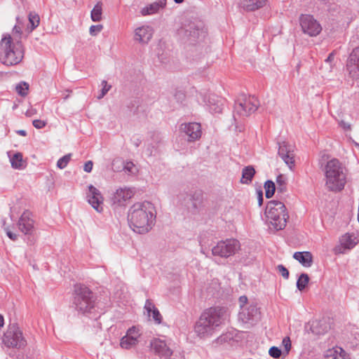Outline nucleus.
I'll use <instances>...</instances> for the list:
<instances>
[{"instance_id": "obj_19", "label": "nucleus", "mask_w": 359, "mask_h": 359, "mask_svg": "<svg viewBox=\"0 0 359 359\" xmlns=\"http://www.w3.org/2000/svg\"><path fill=\"white\" fill-rule=\"evenodd\" d=\"M180 130L187 135L189 142L195 141L201 136V126L198 123L192 122L182 124Z\"/></svg>"}, {"instance_id": "obj_45", "label": "nucleus", "mask_w": 359, "mask_h": 359, "mask_svg": "<svg viewBox=\"0 0 359 359\" xmlns=\"http://www.w3.org/2000/svg\"><path fill=\"white\" fill-rule=\"evenodd\" d=\"M174 97L177 102L182 103L186 98V95L183 90H176Z\"/></svg>"}, {"instance_id": "obj_44", "label": "nucleus", "mask_w": 359, "mask_h": 359, "mask_svg": "<svg viewBox=\"0 0 359 359\" xmlns=\"http://www.w3.org/2000/svg\"><path fill=\"white\" fill-rule=\"evenodd\" d=\"M282 346L284 347L285 354H288L292 347L291 340L289 337H285L283 339Z\"/></svg>"}, {"instance_id": "obj_41", "label": "nucleus", "mask_w": 359, "mask_h": 359, "mask_svg": "<svg viewBox=\"0 0 359 359\" xmlns=\"http://www.w3.org/2000/svg\"><path fill=\"white\" fill-rule=\"evenodd\" d=\"M281 350L277 346H272L269 351V355L276 359L279 358L281 355Z\"/></svg>"}, {"instance_id": "obj_16", "label": "nucleus", "mask_w": 359, "mask_h": 359, "mask_svg": "<svg viewBox=\"0 0 359 359\" xmlns=\"http://www.w3.org/2000/svg\"><path fill=\"white\" fill-rule=\"evenodd\" d=\"M86 198L89 204H90L96 211L98 212L102 211L103 197L100 191L92 184L88 187Z\"/></svg>"}, {"instance_id": "obj_51", "label": "nucleus", "mask_w": 359, "mask_h": 359, "mask_svg": "<svg viewBox=\"0 0 359 359\" xmlns=\"http://www.w3.org/2000/svg\"><path fill=\"white\" fill-rule=\"evenodd\" d=\"M339 126L342 128L345 131L351 130V126L349 123L344 121V120L339 121Z\"/></svg>"}, {"instance_id": "obj_61", "label": "nucleus", "mask_w": 359, "mask_h": 359, "mask_svg": "<svg viewBox=\"0 0 359 359\" xmlns=\"http://www.w3.org/2000/svg\"><path fill=\"white\" fill-rule=\"evenodd\" d=\"M135 145L136 147H138V146L140 145V141H139V140H137L136 142H135Z\"/></svg>"}, {"instance_id": "obj_53", "label": "nucleus", "mask_w": 359, "mask_h": 359, "mask_svg": "<svg viewBox=\"0 0 359 359\" xmlns=\"http://www.w3.org/2000/svg\"><path fill=\"white\" fill-rule=\"evenodd\" d=\"M93 161H88L86 162L83 166V170L86 172H90L93 170Z\"/></svg>"}, {"instance_id": "obj_38", "label": "nucleus", "mask_w": 359, "mask_h": 359, "mask_svg": "<svg viewBox=\"0 0 359 359\" xmlns=\"http://www.w3.org/2000/svg\"><path fill=\"white\" fill-rule=\"evenodd\" d=\"M39 16L38 14L34 13H30L29 15V21L31 24L32 30L38 27L39 24Z\"/></svg>"}, {"instance_id": "obj_17", "label": "nucleus", "mask_w": 359, "mask_h": 359, "mask_svg": "<svg viewBox=\"0 0 359 359\" xmlns=\"http://www.w3.org/2000/svg\"><path fill=\"white\" fill-rule=\"evenodd\" d=\"M278 156L291 168L294 164L293 146L283 141L278 142Z\"/></svg>"}, {"instance_id": "obj_49", "label": "nucleus", "mask_w": 359, "mask_h": 359, "mask_svg": "<svg viewBox=\"0 0 359 359\" xmlns=\"http://www.w3.org/2000/svg\"><path fill=\"white\" fill-rule=\"evenodd\" d=\"M156 309V307H155L154 304L151 302V300L147 299L145 304H144V309L147 311V314L149 316H150L153 309Z\"/></svg>"}, {"instance_id": "obj_21", "label": "nucleus", "mask_w": 359, "mask_h": 359, "mask_svg": "<svg viewBox=\"0 0 359 359\" xmlns=\"http://www.w3.org/2000/svg\"><path fill=\"white\" fill-rule=\"evenodd\" d=\"M258 315L257 308L255 305H250L241 309L238 313V319L243 323L255 320Z\"/></svg>"}, {"instance_id": "obj_13", "label": "nucleus", "mask_w": 359, "mask_h": 359, "mask_svg": "<svg viewBox=\"0 0 359 359\" xmlns=\"http://www.w3.org/2000/svg\"><path fill=\"white\" fill-rule=\"evenodd\" d=\"M154 33V30L151 26L143 25L135 29L133 39L142 45H146L152 39Z\"/></svg>"}, {"instance_id": "obj_40", "label": "nucleus", "mask_w": 359, "mask_h": 359, "mask_svg": "<svg viewBox=\"0 0 359 359\" xmlns=\"http://www.w3.org/2000/svg\"><path fill=\"white\" fill-rule=\"evenodd\" d=\"M101 85L102 86L100 93L98 95L97 98L99 100L104 97V96L109 91V90L111 88V85H109L107 82V81L103 80L101 83Z\"/></svg>"}, {"instance_id": "obj_39", "label": "nucleus", "mask_w": 359, "mask_h": 359, "mask_svg": "<svg viewBox=\"0 0 359 359\" xmlns=\"http://www.w3.org/2000/svg\"><path fill=\"white\" fill-rule=\"evenodd\" d=\"M123 170L126 172L133 175L137 172L135 165L132 161H127L124 163Z\"/></svg>"}, {"instance_id": "obj_36", "label": "nucleus", "mask_w": 359, "mask_h": 359, "mask_svg": "<svg viewBox=\"0 0 359 359\" xmlns=\"http://www.w3.org/2000/svg\"><path fill=\"white\" fill-rule=\"evenodd\" d=\"M72 158V154H67L59 158L57 162V167L60 169H64L67 167Z\"/></svg>"}, {"instance_id": "obj_57", "label": "nucleus", "mask_w": 359, "mask_h": 359, "mask_svg": "<svg viewBox=\"0 0 359 359\" xmlns=\"http://www.w3.org/2000/svg\"><path fill=\"white\" fill-rule=\"evenodd\" d=\"M334 58V54L330 53L325 61H332Z\"/></svg>"}, {"instance_id": "obj_10", "label": "nucleus", "mask_w": 359, "mask_h": 359, "mask_svg": "<svg viewBox=\"0 0 359 359\" xmlns=\"http://www.w3.org/2000/svg\"><path fill=\"white\" fill-rule=\"evenodd\" d=\"M259 102L255 96L241 95L235 103V112L243 116H248L258 108Z\"/></svg>"}, {"instance_id": "obj_8", "label": "nucleus", "mask_w": 359, "mask_h": 359, "mask_svg": "<svg viewBox=\"0 0 359 359\" xmlns=\"http://www.w3.org/2000/svg\"><path fill=\"white\" fill-rule=\"evenodd\" d=\"M177 34L183 42L191 44L204 37L205 32L196 22L184 21L178 29Z\"/></svg>"}, {"instance_id": "obj_11", "label": "nucleus", "mask_w": 359, "mask_h": 359, "mask_svg": "<svg viewBox=\"0 0 359 359\" xmlns=\"http://www.w3.org/2000/svg\"><path fill=\"white\" fill-rule=\"evenodd\" d=\"M299 21L304 33L311 36L318 35L322 30L321 25L312 15H302Z\"/></svg>"}, {"instance_id": "obj_62", "label": "nucleus", "mask_w": 359, "mask_h": 359, "mask_svg": "<svg viewBox=\"0 0 359 359\" xmlns=\"http://www.w3.org/2000/svg\"><path fill=\"white\" fill-rule=\"evenodd\" d=\"M356 146L359 147V144L356 143Z\"/></svg>"}, {"instance_id": "obj_52", "label": "nucleus", "mask_w": 359, "mask_h": 359, "mask_svg": "<svg viewBox=\"0 0 359 359\" xmlns=\"http://www.w3.org/2000/svg\"><path fill=\"white\" fill-rule=\"evenodd\" d=\"M34 127L40 129L45 126V121L39 119H35L32 121Z\"/></svg>"}, {"instance_id": "obj_50", "label": "nucleus", "mask_w": 359, "mask_h": 359, "mask_svg": "<svg viewBox=\"0 0 359 359\" xmlns=\"http://www.w3.org/2000/svg\"><path fill=\"white\" fill-rule=\"evenodd\" d=\"M3 226H4V230L6 231V234L9 237V238H11L13 241L17 240V238H18L17 234H15V233H13L12 231H11L8 226H6V222L5 221H3Z\"/></svg>"}, {"instance_id": "obj_28", "label": "nucleus", "mask_w": 359, "mask_h": 359, "mask_svg": "<svg viewBox=\"0 0 359 359\" xmlns=\"http://www.w3.org/2000/svg\"><path fill=\"white\" fill-rule=\"evenodd\" d=\"M255 174V168L251 166L248 165L245 167L243 169L242 171V178H241V182L243 184H249L252 182V180Z\"/></svg>"}, {"instance_id": "obj_30", "label": "nucleus", "mask_w": 359, "mask_h": 359, "mask_svg": "<svg viewBox=\"0 0 359 359\" xmlns=\"http://www.w3.org/2000/svg\"><path fill=\"white\" fill-rule=\"evenodd\" d=\"M137 342L138 340L135 338H130L128 336L126 335L121 338L120 345L123 348L130 349L137 344Z\"/></svg>"}, {"instance_id": "obj_56", "label": "nucleus", "mask_w": 359, "mask_h": 359, "mask_svg": "<svg viewBox=\"0 0 359 359\" xmlns=\"http://www.w3.org/2000/svg\"><path fill=\"white\" fill-rule=\"evenodd\" d=\"M17 134L22 135V136H26L27 132L25 130H18L16 131Z\"/></svg>"}, {"instance_id": "obj_29", "label": "nucleus", "mask_w": 359, "mask_h": 359, "mask_svg": "<svg viewBox=\"0 0 359 359\" xmlns=\"http://www.w3.org/2000/svg\"><path fill=\"white\" fill-rule=\"evenodd\" d=\"M102 4L97 2L91 11L90 17L93 22H100L102 20Z\"/></svg>"}, {"instance_id": "obj_46", "label": "nucleus", "mask_w": 359, "mask_h": 359, "mask_svg": "<svg viewBox=\"0 0 359 359\" xmlns=\"http://www.w3.org/2000/svg\"><path fill=\"white\" fill-rule=\"evenodd\" d=\"M102 29L103 26L102 25H92L89 29V32L90 35L95 36L100 33Z\"/></svg>"}, {"instance_id": "obj_55", "label": "nucleus", "mask_w": 359, "mask_h": 359, "mask_svg": "<svg viewBox=\"0 0 359 359\" xmlns=\"http://www.w3.org/2000/svg\"><path fill=\"white\" fill-rule=\"evenodd\" d=\"M257 200H258V205L259 206H261L263 203V193L262 190H257Z\"/></svg>"}, {"instance_id": "obj_12", "label": "nucleus", "mask_w": 359, "mask_h": 359, "mask_svg": "<svg viewBox=\"0 0 359 359\" xmlns=\"http://www.w3.org/2000/svg\"><path fill=\"white\" fill-rule=\"evenodd\" d=\"M200 97L211 113H222L225 102L224 99L214 93H209L208 95L200 93Z\"/></svg>"}, {"instance_id": "obj_15", "label": "nucleus", "mask_w": 359, "mask_h": 359, "mask_svg": "<svg viewBox=\"0 0 359 359\" xmlns=\"http://www.w3.org/2000/svg\"><path fill=\"white\" fill-rule=\"evenodd\" d=\"M134 195V191L130 188L123 187L118 189L111 198L114 208L125 205L127 201Z\"/></svg>"}, {"instance_id": "obj_18", "label": "nucleus", "mask_w": 359, "mask_h": 359, "mask_svg": "<svg viewBox=\"0 0 359 359\" xmlns=\"http://www.w3.org/2000/svg\"><path fill=\"white\" fill-rule=\"evenodd\" d=\"M151 349L161 358H168L172 354V351L167 346L165 341L155 338L150 342Z\"/></svg>"}, {"instance_id": "obj_3", "label": "nucleus", "mask_w": 359, "mask_h": 359, "mask_svg": "<svg viewBox=\"0 0 359 359\" xmlns=\"http://www.w3.org/2000/svg\"><path fill=\"white\" fill-rule=\"evenodd\" d=\"M325 185L332 191L342 190L346 184L344 168L339 161L332 158L327 161L325 167Z\"/></svg>"}, {"instance_id": "obj_32", "label": "nucleus", "mask_w": 359, "mask_h": 359, "mask_svg": "<svg viewBox=\"0 0 359 359\" xmlns=\"http://www.w3.org/2000/svg\"><path fill=\"white\" fill-rule=\"evenodd\" d=\"M264 189H265V196L267 198H271L275 191L276 190V185L274 182L271 180H267L264 184Z\"/></svg>"}, {"instance_id": "obj_60", "label": "nucleus", "mask_w": 359, "mask_h": 359, "mask_svg": "<svg viewBox=\"0 0 359 359\" xmlns=\"http://www.w3.org/2000/svg\"><path fill=\"white\" fill-rule=\"evenodd\" d=\"M176 4H181L184 1V0H173Z\"/></svg>"}, {"instance_id": "obj_25", "label": "nucleus", "mask_w": 359, "mask_h": 359, "mask_svg": "<svg viewBox=\"0 0 359 359\" xmlns=\"http://www.w3.org/2000/svg\"><path fill=\"white\" fill-rule=\"evenodd\" d=\"M346 352L340 347H334L327 350L323 359H346Z\"/></svg>"}, {"instance_id": "obj_24", "label": "nucleus", "mask_w": 359, "mask_h": 359, "mask_svg": "<svg viewBox=\"0 0 359 359\" xmlns=\"http://www.w3.org/2000/svg\"><path fill=\"white\" fill-rule=\"evenodd\" d=\"M293 258L305 267H310L313 263L312 254L308 251L296 252L293 255Z\"/></svg>"}, {"instance_id": "obj_22", "label": "nucleus", "mask_w": 359, "mask_h": 359, "mask_svg": "<svg viewBox=\"0 0 359 359\" xmlns=\"http://www.w3.org/2000/svg\"><path fill=\"white\" fill-rule=\"evenodd\" d=\"M166 1L167 0H157L142 8L140 11V13L143 16L158 13L165 7Z\"/></svg>"}, {"instance_id": "obj_14", "label": "nucleus", "mask_w": 359, "mask_h": 359, "mask_svg": "<svg viewBox=\"0 0 359 359\" xmlns=\"http://www.w3.org/2000/svg\"><path fill=\"white\" fill-rule=\"evenodd\" d=\"M346 69L352 79L359 80V46L354 48L349 55Z\"/></svg>"}, {"instance_id": "obj_54", "label": "nucleus", "mask_w": 359, "mask_h": 359, "mask_svg": "<svg viewBox=\"0 0 359 359\" xmlns=\"http://www.w3.org/2000/svg\"><path fill=\"white\" fill-rule=\"evenodd\" d=\"M238 301H239L241 309H242L245 307V306L248 302V298L246 296H241V297H240Z\"/></svg>"}, {"instance_id": "obj_35", "label": "nucleus", "mask_w": 359, "mask_h": 359, "mask_svg": "<svg viewBox=\"0 0 359 359\" xmlns=\"http://www.w3.org/2000/svg\"><path fill=\"white\" fill-rule=\"evenodd\" d=\"M15 90L20 95L25 97L28 93L29 85L26 82H21L16 86Z\"/></svg>"}, {"instance_id": "obj_26", "label": "nucleus", "mask_w": 359, "mask_h": 359, "mask_svg": "<svg viewBox=\"0 0 359 359\" xmlns=\"http://www.w3.org/2000/svg\"><path fill=\"white\" fill-rule=\"evenodd\" d=\"M329 326L324 320H314L311 325V332L316 334H323L327 332Z\"/></svg>"}, {"instance_id": "obj_5", "label": "nucleus", "mask_w": 359, "mask_h": 359, "mask_svg": "<svg viewBox=\"0 0 359 359\" xmlns=\"http://www.w3.org/2000/svg\"><path fill=\"white\" fill-rule=\"evenodd\" d=\"M265 215L274 230H282L286 226L289 216L283 203L278 201H269L265 210Z\"/></svg>"}, {"instance_id": "obj_23", "label": "nucleus", "mask_w": 359, "mask_h": 359, "mask_svg": "<svg viewBox=\"0 0 359 359\" xmlns=\"http://www.w3.org/2000/svg\"><path fill=\"white\" fill-rule=\"evenodd\" d=\"M359 243L358 234L355 233H346L340 238L341 245L344 249L351 250Z\"/></svg>"}, {"instance_id": "obj_58", "label": "nucleus", "mask_w": 359, "mask_h": 359, "mask_svg": "<svg viewBox=\"0 0 359 359\" xmlns=\"http://www.w3.org/2000/svg\"><path fill=\"white\" fill-rule=\"evenodd\" d=\"M4 325V317L0 314V327Z\"/></svg>"}, {"instance_id": "obj_48", "label": "nucleus", "mask_w": 359, "mask_h": 359, "mask_svg": "<svg viewBox=\"0 0 359 359\" xmlns=\"http://www.w3.org/2000/svg\"><path fill=\"white\" fill-rule=\"evenodd\" d=\"M277 270L285 279H288L289 271L283 265H282V264L278 265Z\"/></svg>"}, {"instance_id": "obj_2", "label": "nucleus", "mask_w": 359, "mask_h": 359, "mask_svg": "<svg viewBox=\"0 0 359 359\" xmlns=\"http://www.w3.org/2000/svg\"><path fill=\"white\" fill-rule=\"evenodd\" d=\"M156 212L154 205L144 201L133 204L129 209L128 220L130 228L137 233L149 232L154 225Z\"/></svg>"}, {"instance_id": "obj_43", "label": "nucleus", "mask_w": 359, "mask_h": 359, "mask_svg": "<svg viewBox=\"0 0 359 359\" xmlns=\"http://www.w3.org/2000/svg\"><path fill=\"white\" fill-rule=\"evenodd\" d=\"M126 336H128L130 338L133 337L138 340L140 334L139 332V330L135 327H132L129 328L128 330L127 331Z\"/></svg>"}, {"instance_id": "obj_6", "label": "nucleus", "mask_w": 359, "mask_h": 359, "mask_svg": "<svg viewBox=\"0 0 359 359\" xmlns=\"http://www.w3.org/2000/svg\"><path fill=\"white\" fill-rule=\"evenodd\" d=\"M73 304L75 309L83 314L91 313L95 308V297L93 292L84 285L74 287Z\"/></svg>"}, {"instance_id": "obj_31", "label": "nucleus", "mask_w": 359, "mask_h": 359, "mask_svg": "<svg viewBox=\"0 0 359 359\" xmlns=\"http://www.w3.org/2000/svg\"><path fill=\"white\" fill-rule=\"evenodd\" d=\"M11 165L14 168L20 169L24 167L22 155L21 153H16L11 158Z\"/></svg>"}, {"instance_id": "obj_33", "label": "nucleus", "mask_w": 359, "mask_h": 359, "mask_svg": "<svg viewBox=\"0 0 359 359\" xmlns=\"http://www.w3.org/2000/svg\"><path fill=\"white\" fill-rule=\"evenodd\" d=\"M309 281V277L308 274L302 273L297 281V289L300 291L304 290L306 288V285H308Z\"/></svg>"}, {"instance_id": "obj_59", "label": "nucleus", "mask_w": 359, "mask_h": 359, "mask_svg": "<svg viewBox=\"0 0 359 359\" xmlns=\"http://www.w3.org/2000/svg\"><path fill=\"white\" fill-rule=\"evenodd\" d=\"M13 30H15L16 32H20V28L17 26L14 27Z\"/></svg>"}, {"instance_id": "obj_9", "label": "nucleus", "mask_w": 359, "mask_h": 359, "mask_svg": "<svg viewBox=\"0 0 359 359\" xmlns=\"http://www.w3.org/2000/svg\"><path fill=\"white\" fill-rule=\"evenodd\" d=\"M241 248L238 240L230 238L221 241L212 248V255L222 258H228L235 255Z\"/></svg>"}, {"instance_id": "obj_7", "label": "nucleus", "mask_w": 359, "mask_h": 359, "mask_svg": "<svg viewBox=\"0 0 359 359\" xmlns=\"http://www.w3.org/2000/svg\"><path fill=\"white\" fill-rule=\"evenodd\" d=\"M3 343L8 348L21 349L27 346V340L17 323L8 325L3 337Z\"/></svg>"}, {"instance_id": "obj_20", "label": "nucleus", "mask_w": 359, "mask_h": 359, "mask_svg": "<svg viewBox=\"0 0 359 359\" xmlns=\"http://www.w3.org/2000/svg\"><path fill=\"white\" fill-rule=\"evenodd\" d=\"M18 228L25 234L31 233L34 227V221L31 218V213L28 211H25L18 221Z\"/></svg>"}, {"instance_id": "obj_42", "label": "nucleus", "mask_w": 359, "mask_h": 359, "mask_svg": "<svg viewBox=\"0 0 359 359\" xmlns=\"http://www.w3.org/2000/svg\"><path fill=\"white\" fill-rule=\"evenodd\" d=\"M189 201L191 203L192 208L196 210L198 208V206L201 203V201L198 198V196H196V194L190 196L189 197Z\"/></svg>"}, {"instance_id": "obj_4", "label": "nucleus", "mask_w": 359, "mask_h": 359, "mask_svg": "<svg viewBox=\"0 0 359 359\" xmlns=\"http://www.w3.org/2000/svg\"><path fill=\"white\" fill-rule=\"evenodd\" d=\"M0 60L6 65H15L20 62L24 57L21 42L13 43L11 35L5 36L0 42Z\"/></svg>"}, {"instance_id": "obj_47", "label": "nucleus", "mask_w": 359, "mask_h": 359, "mask_svg": "<svg viewBox=\"0 0 359 359\" xmlns=\"http://www.w3.org/2000/svg\"><path fill=\"white\" fill-rule=\"evenodd\" d=\"M151 313H152V318H153L154 320L157 324H161V321H162V316H161L159 311L156 308L155 309H153V311H151Z\"/></svg>"}, {"instance_id": "obj_34", "label": "nucleus", "mask_w": 359, "mask_h": 359, "mask_svg": "<svg viewBox=\"0 0 359 359\" xmlns=\"http://www.w3.org/2000/svg\"><path fill=\"white\" fill-rule=\"evenodd\" d=\"M276 184H277V186H276V190H277L278 193L283 194L286 191V190H287L286 182H285V179L283 175H279L276 177Z\"/></svg>"}, {"instance_id": "obj_1", "label": "nucleus", "mask_w": 359, "mask_h": 359, "mask_svg": "<svg viewBox=\"0 0 359 359\" xmlns=\"http://www.w3.org/2000/svg\"><path fill=\"white\" fill-rule=\"evenodd\" d=\"M228 309L213 306L203 311L194 325V332L200 338H208L218 332L229 320Z\"/></svg>"}, {"instance_id": "obj_37", "label": "nucleus", "mask_w": 359, "mask_h": 359, "mask_svg": "<svg viewBox=\"0 0 359 359\" xmlns=\"http://www.w3.org/2000/svg\"><path fill=\"white\" fill-rule=\"evenodd\" d=\"M233 333L229 332L219 336L216 341L218 344L229 343L233 339Z\"/></svg>"}, {"instance_id": "obj_27", "label": "nucleus", "mask_w": 359, "mask_h": 359, "mask_svg": "<svg viewBox=\"0 0 359 359\" xmlns=\"http://www.w3.org/2000/svg\"><path fill=\"white\" fill-rule=\"evenodd\" d=\"M266 0H243V7L245 10L252 11L264 6Z\"/></svg>"}]
</instances>
